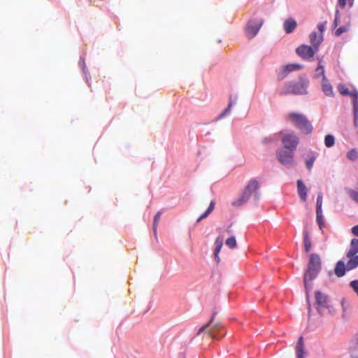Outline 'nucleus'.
Instances as JSON below:
<instances>
[{
    "label": "nucleus",
    "instance_id": "nucleus-1",
    "mask_svg": "<svg viewBox=\"0 0 358 358\" xmlns=\"http://www.w3.org/2000/svg\"><path fill=\"white\" fill-rule=\"evenodd\" d=\"M321 259L317 254L313 253L310 255L308 269L304 273L303 282L304 286L307 292V298H308V292L312 289V285L309 282L314 280L321 270Z\"/></svg>",
    "mask_w": 358,
    "mask_h": 358
},
{
    "label": "nucleus",
    "instance_id": "nucleus-2",
    "mask_svg": "<svg viewBox=\"0 0 358 358\" xmlns=\"http://www.w3.org/2000/svg\"><path fill=\"white\" fill-rule=\"evenodd\" d=\"M216 313H213L209 322L203 325L198 331L197 334L206 331L208 337L212 339L219 340L226 334L222 326L220 323H213Z\"/></svg>",
    "mask_w": 358,
    "mask_h": 358
},
{
    "label": "nucleus",
    "instance_id": "nucleus-3",
    "mask_svg": "<svg viewBox=\"0 0 358 358\" xmlns=\"http://www.w3.org/2000/svg\"><path fill=\"white\" fill-rule=\"evenodd\" d=\"M287 118L302 133L309 134L312 132L313 127L304 115L292 112L287 115Z\"/></svg>",
    "mask_w": 358,
    "mask_h": 358
},
{
    "label": "nucleus",
    "instance_id": "nucleus-4",
    "mask_svg": "<svg viewBox=\"0 0 358 358\" xmlns=\"http://www.w3.org/2000/svg\"><path fill=\"white\" fill-rule=\"evenodd\" d=\"M346 257L348 258L346 264L341 260L336 264L334 272L339 278L343 276L346 271L353 270L358 266V255L347 252Z\"/></svg>",
    "mask_w": 358,
    "mask_h": 358
},
{
    "label": "nucleus",
    "instance_id": "nucleus-5",
    "mask_svg": "<svg viewBox=\"0 0 358 358\" xmlns=\"http://www.w3.org/2000/svg\"><path fill=\"white\" fill-rule=\"evenodd\" d=\"M259 188V184L258 181L255 179L250 180L245 186L242 194L232 201V206H240L245 203L252 194L256 196L257 191Z\"/></svg>",
    "mask_w": 358,
    "mask_h": 358
},
{
    "label": "nucleus",
    "instance_id": "nucleus-6",
    "mask_svg": "<svg viewBox=\"0 0 358 358\" xmlns=\"http://www.w3.org/2000/svg\"><path fill=\"white\" fill-rule=\"evenodd\" d=\"M308 82L301 80L299 82H289L285 85L282 90L280 91V95H286L288 94H306Z\"/></svg>",
    "mask_w": 358,
    "mask_h": 358
},
{
    "label": "nucleus",
    "instance_id": "nucleus-7",
    "mask_svg": "<svg viewBox=\"0 0 358 358\" xmlns=\"http://www.w3.org/2000/svg\"><path fill=\"white\" fill-rule=\"evenodd\" d=\"M299 142V138L294 133L285 134L282 138L284 147L290 150H296Z\"/></svg>",
    "mask_w": 358,
    "mask_h": 358
},
{
    "label": "nucleus",
    "instance_id": "nucleus-8",
    "mask_svg": "<svg viewBox=\"0 0 358 358\" xmlns=\"http://www.w3.org/2000/svg\"><path fill=\"white\" fill-rule=\"evenodd\" d=\"M264 20L259 19L257 21L250 20L245 29V34L248 38H252L259 32Z\"/></svg>",
    "mask_w": 358,
    "mask_h": 358
},
{
    "label": "nucleus",
    "instance_id": "nucleus-9",
    "mask_svg": "<svg viewBox=\"0 0 358 358\" xmlns=\"http://www.w3.org/2000/svg\"><path fill=\"white\" fill-rule=\"evenodd\" d=\"M294 151L279 150L277 152V157L279 162L285 166H291L294 162Z\"/></svg>",
    "mask_w": 358,
    "mask_h": 358
},
{
    "label": "nucleus",
    "instance_id": "nucleus-10",
    "mask_svg": "<svg viewBox=\"0 0 358 358\" xmlns=\"http://www.w3.org/2000/svg\"><path fill=\"white\" fill-rule=\"evenodd\" d=\"M317 50V49L313 48V46L301 45L296 48V52L303 59L309 60L313 57Z\"/></svg>",
    "mask_w": 358,
    "mask_h": 358
},
{
    "label": "nucleus",
    "instance_id": "nucleus-11",
    "mask_svg": "<svg viewBox=\"0 0 358 358\" xmlns=\"http://www.w3.org/2000/svg\"><path fill=\"white\" fill-rule=\"evenodd\" d=\"M315 296L319 312H320L321 308H328L329 298L327 295L320 291H316Z\"/></svg>",
    "mask_w": 358,
    "mask_h": 358
},
{
    "label": "nucleus",
    "instance_id": "nucleus-12",
    "mask_svg": "<svg viewBox=\"0 0 358 358\" xmlns=\"http://www.w3.org/2000/svg\"><path fill=\"white\" fill-rule=\"evenodd\" d=\"M302 68V66L299 64H290L284 66L280 72L278 77L280 79L285 78L287 74L292 71L299 70Z\"/></svg>",
    "mask_w": 358,
    "mask_h": 358
},
{
    "label": "nucleus",
    "instance_id": "nucleus-13",
    "mask_svg": "<svg viewBox=\"0 0 358 358\" xmlns=\"http://www.w3.org/2000/svg\"><path fill=\"white\" fill-rule=\"evenodd\" d=\"M309 38L312 46L318 49L319 45L323 41V35L317 34L315 31H313L310 34Z\"/></svg>",
    "mask_w": 358,
    "mask_h": 358
},
{
    "label": "nucleus",
    "instance_id": "nucleus-14",
    "mask_svg": "<svg viewBox=\"0 0 358 358\" xmlns=\"http://www.w3.org/2000/svg\"><path fill=\"white\" fill-rule=\"evenodd\" d=\"M322 88L325 95L328 96H332L334 95L333 87L330 83L329 82V80H327V78H326V76H324V78H322Z\"/></svg>",
    "mask_w": 358,
    "mask_h": 358
},
{
    "label": "nucleus",
    "instance_id": "nucleus-15",
    "mask_svg": "<svg viewBox=\"0 0 358 358\" xmlns=\"http://www.w3.org/2000/svg\"><path fill=\"white\" fill-rule=\"evenodd\" d=\"M297 192L301 199L306 201L307 199V188L301 180H297Z\"/></svg>",
    "mask_w": 358,
    "mask_h": 358
},
{
    "label": "nucleus",
    "instance_id": "nucleus-16",
    "mask_svg": "<svg viewBox=\"0 0 358 358\" xmlns=\"http://www.w3.org/2000/svg\"><path fill=\"white\" fill-rule=\"evenodd\" d=\"M304 343L303 338L300 336L297 341L296 345V355L297 358H304Z\"/></svg>",
    "mask_w": 358,
    "mask_h": 358
},
{
    "label": "nucleus",
    "instance_id": "nucleus-17",
    "mask_svg": "<svg viewBox=\"0 0 358 358\" xmlns=\"http://www.w3.org/2000/svg\"><path fill=\"white\" fill-rule=\"evenodd\" d=\"M283 27L286 33L290 34L296 27V22L292 18H289L285 21Z\"/></svg>",
    "mask_w": 358,
    "mask_h": 358
},
{
    "label": "nucleus",
    "instance_id": "nucleus-18",
    "mask_svg": "<svg viewBox=\"0 0 358 358\" xmlns=\"http://www.w3.org/2000/svg\"><path fill=\"white\" fill-rule=\"evenodd\" d=\"M348 252L357 254L358 253V238H353L350 242V250Z\"/></svg>",
    "mask_w": 358,
    "mask_h": 358
},
{
    "label": "nucleus",
    "instance_id": "nucleus-19",
    "mask_svg": "<svg viewBox=\"0 0 358 358\" xmlns=\"http://www.w3.org/2000/svg\"><path fill=\"white\" fill-rule=\"evenodd\" d=\"M303 242L305 252L308 253L309 252L311 248V241L309 238L308 232L304 233Z\"/></svg>",
    "mask_w": 358,
    "mask_h": 358
},
{
    "label": "nucleus",
    "instance_id": "nucleus-20",
    "mask_svg": "<svg viewBox=\"0 0 358 358\" xmlns=\"http://www.w3.org/2000/svg\"><path fill=\"white\" fill-rule=\"evenodd\" d=\"M335 138L331 134H327L324 138V144L327 148H331L334 145Z\"/></svg>",
    "mask_w": 358,
    "mask_h": 358
},
{
    "label": "nucleus",
    "instance_id": "nucleus-21",
    "mask_svg": "<svg viewBox=\"0 0 358 358\" xmlns=\"http://www.w3.org/2000/svg\"><path fill=\"white\" fill-rule=\"evenodd\" d=\"M225 244L227 246H228L230 249H234L236 247L237 243L236 241L234 236H231L230 238H228L226 241Z\"/></svg>",
    "mask_w": 358,
    "mask_h": 358
},
{
    "label": "nucleus",
    "instance_id": "nucleus-22",
    "mask_svg": "<svg viewBox=\"0 0 358 358\" xmlns=\"http://www.w3.org/2000/svg\"><path fill=\"white\" fill-rule=\"evenodd\" d=\"M351 94L353 98V100H352L353 110H355V113H356V112H358V93H357V92L355 91V92H353Z\"/></svg>",
    "mask_w": 358,
    "mask_h": 358
},
{
    "label": "nucleus",
    "instance_id": "nucleus-23",
    "mask_svg": "<svg viewBox=\"0 0 358 358\" xmlns=\"http://www.w3.org/2000/svg\"><path fill=\"white\" fill-rule=\"evenodd\" d=\"M348 158L351 161H355L358 158V153L355 149H351L347 153Z\"/></svg>",
    "mask_w": 358,
    "mask_h": 358
},
{
    "label": "nucleus",
    "instance_id": "nucleus-24",
    "mask_svg": "<svg viewBox=\"0 0 358 358\" xmlns=\"http://www.w3.org/2000/svg\"><path fill=\"white\" fill-rule=\"evenodd\" d=\"M316 220L320 227V229H322L324 225V219L322 215V211H316Z\"/></svg>",
    "mask_w": 358,
    "mask_h": 358
},
{
    "label": "nucleus",
    "instance_id": "nucleus-25",
    "mask_svg": "<svg viewBox=\"0 0 358 358\" xmlns=\"http://www.w3.org/2000/svg\"><path fill=\"white\" fill-rule=\"evenodd\" d=\"M315 72H316V74H315L316 76H318L319 75L322 76V78H324V76H325L324 67L321 64V61H320L318 66H317V69H315Z\"/></svg>",
    "mask_w": 358,
    "mask_h": 358
},
{
    "label": "nucleus",
    "instance_id": "nucleus-26",
    "mask_svg": "<svg viewBox=\"0 0 358 358\" xmlns=\"http://www.w3.org/2000/svg\"><path fill=\"white\" fill-rule=\"evenodd\" d=\"M322 194L321 193H320L318 195H317V202H316V211H319V213L320 211H322Z\"/></svg>",
    "mask_w": 358,
    "mask_h": 358
},
{
    "label": "nucleus",
    "instance_id": "nucleus-27",
    "mask_svg": "<svg viewBox=\"0 0 358 358\" xmlns=\"http://www.w3.org/2000/svg\"><path fill=\"white\" fill-rule=\"evenodd\" d=\"M160 217H161V213L160 212H158L155 217H154V221H153V231H154V233L156 234L157 233V224L160 220Z\"/></svg>",
    "mask_w": 358,
    "mask_h": 358
},
{
    "label": "nucleus",
    "instance_id": "nucleus-28",
    "mask_svg": "<svg viewBox=\"0 0 358 358\" xmlns=\"http://www.w3.org/2000/svg\"><path fill=\"white\" fill-rule=\"evenodd\" d=\"M232 106V101L230 99L229 101V103L228 104V106L227 107V108H225L224 110V111L217 117V119H221L223 117H224L227 114H229L230 113V110H231V108Z\"/></svg>",
    "mask_w": 358,
    "mask_h": 358
},
{
    "label": "nucleus",
    "instance_id": "nucleus-29",
    "mask_svg": "<svg viewBox=\"0 0 358 358\" xmlns=\"http://www.w3.org/2000/svg\"><path fill=\"white\" fill-rule=\"evenodd\" d=\"M315 156H311L310 157H309L306 162V167L307 169L310 171L311 170L313 166V164L315 162Z\"/></svg>",
    "mask_w": 358,
    "mask_h": 358
},
{
    "label": "nucleus",
    "instance_id": "nucleus-30",
    "mask_svg": "<svg viewBox=\"0 0 358 358\" xmlns=\"http://www.w3.org/2000/svg\"><path fill=\"white\" fill-rule=\"evenodd\" d=\"M348 193L350 198L356 203H358V192L350 189L349 190Z\"/></svg>",
    "mask_w": 358,
    "mask_h": 358
},
{
    "label": "nucleus",
    "instance_id": "nucleus-31",
    "mask_svg": "<svg viewBox=\"0 0 358 358\" xmlns=\"http://www.w3.org/2000/svg\"><path fill=\"white\" fill-rule=\"evenodd\" d=\"M338 90H339V92L341 94H350V92L348 90V88H346L345 86L343 85H339L338 86Z\"/></svg>",
    "mask_w": 358,
    "mask_h": 358
},
{
    "label": "nucleus",
    "instance_id": "nucleus-32",
    "mask_svg": "<svg viewBox=\"0 0 358 358\" xmlns=\"http://www.w3.org/2000/svg\"><path fill=\"white\" fill-rule=\"evenodd\" d=\"M347 31V28L345 27H341L338 29H337L335 31V35L336 36H341L343 33Z\"/></svg>",
    "mask_w": 358,
    "mask_h": 358
},
{
    "label": "nucleus",
    "instance_id": "nucleus-33",
    "mask_svg": "<svg viewBox=\"0 0 358 358\" xmlns=\"http://www.w3.org/2000/svg\"><path fill=\"white\" fill-rule=\"evenodd\" d=\"M326 24H327V22L317 24V29H318V30L320 32L319 34H322V33L324 31Z\"/></svg>",
    "mask_w": 358,
    "mask_h": 358
},
{
    "label": "nucleus",
    "instance_id": "nucleus-34",
    "mask_svg": "<svg viewBox=\"0 0 358 358\" xmlns=\"http://www.w3.org/2000/svg\"><path fill=\"white\" fill-rule=\"evenodd\" d=\"M221 248H222V246L215 245V251H214V255H215V259L217 261H219L218 254L220 252Z\"/></svg>",
    "mask_w": 358,
    "mask_h": 358
},
{
    "label": "nucleus",
    "instance_id": "nucleus-35",
    "mask_svg": "<svg viewBox=\"0 0 358 358\" xmlns=\"http://www.w3.org/2000/svg\"><path fill=\"white\" fill-rule=\"evenodd\" d=\"M215 245L222 246L223 245V238L221 236L217 237L215 241Z\"/></svg>",
    "mask_w": 358,
    "mask_h": 358
},
{
    "label": "nucleus",
    "instance_id": "nucleus-36",
    "mask_svg": "<svg viewBox=\"0 0 358 358\" xmlns=\"http://www.w3.org/2000/svg\"><path fill=\"white\" fill-rule=\"evenodd\" d=\"M210 213L208 212L207 210H206V212L204 213H203L197 220V222H199L201 220H202L203 219L206 218L208 217V215L210 214Z\"/></svg>",
    "mask_w": 358,
    "mask_h": 358
},
{
    "label": "nucleus",
    "instance_id": "nucleus-37",
    "mask_svg": "<svg viewBox=\"0 0 358 358\" xmlns=\"http://www.w3.org/2000/svg\"><path fill=\"white\" fill-rule=\"evenodd\" d=\"M214 208H215V202L212 201L210 202L207 210L208 212L211 213L213 210Z\"/></svg>",
    "mask_w": 358,
    "mask_h": 358
},
{
    "label": "nucleus",
    "instance_id": "nucleus-38",
    "mask_svg": "<svg viewBox=\"0 0 358 358\" xmlns=\"http://www.w3.org/2000/svg\"><path fill=\"white\" fill-rule=\"evenodd\" d=\"M352 233L355 236H358V225H356L352 228Z\"/></svg>",
    "mask_w": 358,
    "mask_h": 358
},
{
    "label": "nucleus",
    "instance_id": "nucleus-39",
    "mask_svg": "<svg viewBox=\"0 0 358 358\" xmlns=\"http://www.w3.org/2000/svg\"><path fill=\"white\" fill-rule=\"evenodd\" d=\"M338 5L341 8H344L346 5V0H338Z\"/></svg>",
    "mask_w": 358,
    "mask_h": 358
},
{
    "label": "nucleus",
    "instance_id": "nucleus-40",
    "mask_svg": "<svg viewBox=\"0 0 358 358\" xmlns=\"http://www.w3.org/2000/svg\"><path fill=\"white\" fill-rule=\"evenodd\" d=\"M271 141H272V139H271V138H264V139L263 140V143H268V142H271Z\"/></svg>",
    "mask_w": 358,
    "mask_h": 358
},
{
    "label": "nucleus",
    "instance_id": "nucleus-41",
    "mask_svg": "<svg viewBox=\"0 0 358 358\" xmlns=\"http://www.w3.org/2000/svg\"><path fill=\"white\" fill-rule=\"evenodd\" d=\"M338 23H337V17L335 18V20L334 22V27H336L337 26Z\"/></svg>",
    "mask_w": 358,
    "mask_h": 358
},
{
    "label": "nucleus",
    "instance_id": "nucleus-42",
    "mask_svg": "<svg viewBox=\"0 0 358 358\" xmlns=\"http://www.w3.org/2000/svg\"><path fill=\"white\" fill-rule=\"evenodd\" d=\"M353 1H354V0H350V6H352V4H353Z\"/></svg>",
    "mask_w": 358,
    "mask_h": 358
},
{
    "label": "nucleus",
    "instance_id": "nucleus-43",
    "mask_svg": "<svg viewBox=\"0 0 358 358\" xmlns=\"http://www.w3.org/2000/svg\"><path fill=\"white\" fill-rule=\"evenodd\" d=\"M356 358H358V357H356Z\"/></svg>",
    "mask_w": 358,
    "mask_h": 358
}]
</instances>
